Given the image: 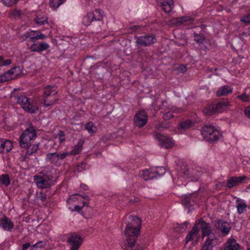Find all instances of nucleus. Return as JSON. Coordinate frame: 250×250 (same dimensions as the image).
<instances>
[{
  "label": "nucleus",
  "mask_w": 250,
  "mask_h": 250,
  "mask_svg": "<svg viewBox=\"0 0 250 250\" xmlns=\"http://www.w3.org/2000/svg\"><path fill=\"white\" fill-rule=\"evenodd\" d=\"M141 220L137 216L129 215L124 219L122 224L125 225L124 234L125 240L124 245L122 246L124 250H143L142 247L136 245V241L140 233Z\"/></svg>",
  "instance_id": "1"
},
{
  "label": "nucleus",
  "mask_w": 250,
  "mask_h": 250,
  "mask_svg": "<svg viewBox=\"0 0 250 250\" xmlns=\"http://www.w3.org/2000/svg\"><path fill=\"white\" fill-rule=\"evenodd\" d=\"M104 12L100 9H95L92 12L88 13L83 19V23L85 26L91 25L93 32L98 33L101 30L103 24Z\"/></svg>",
  "instance_id": "2"
},
{
  "label": "nucleus",
  "mask_w": 250,
  "mask_h": 250,
  "mask_svg": "<svg viewBox=\"0 0 250 250\" xmlns=\"http://www.w3.org/2000/svg\"><path fill=\"white\" fill-rule=\"evenodd\" d=\"M201 135L205 141L209 143L216 142L222 135L215 126L211 125H206L201 129Z\"/></svg>",
  "instance_id": "3"
},
{
  "label": "nucleus",
  "mask_w": 250,
  "mask_h": 250,
  "mask_svg": "<svg viewBox=\"0 0 250 250\" xmlns=\"http://www.w3.org/2000/svg\"><path fill=\"white\" fill-rule=\"evenodd\" d=\"M56 88L55 85H48L44 88L42 97L44 107L54 105L58 101Z\"/></svg>",
  "instance_id": "4"
},
{
  "label": "nucleus",
  "mask_w": 250,
  "mask_h": 250,
  "mask_svg": "<svg viewBox=\"0 0 250 250\" xmlns=\"http://www.w3.org/2000/svg\"><path fill=\"white\" fill-rule=\"evenodd\" d=\"M53 177L49 174L42 175H35L34 182L39 188L43 189L50 188L53 184Z\"/></svg>",
  "instance_id": "5"
},
{
  "label": "nucleus",
  "mask_w": 250,
  "mask_h": 250,
  "mask_svg": "<svg viewBox=\"0 0 250 250\" xmlns=\"http://www.w3.org/2000/svg\"><path fill=\"white\" fill-rule=\"evenodd\" d=\"M135 38L136 39L135 43L137 48L141 46H149L157 42L156 36L153 34L135 36Z\"/></svg>",
  "instance_id": "6"
},
{
  "label": "nucleus",
  "mask_w": 250,
  "mask_h": 250,
  "mask_svg": "<svg viewBox=\"0 0 250 250\" xmlns=\"http://www.w3.org/2000/svg\"><path fill=\"white\" fill-rule=\"evenodd\" d=\"M31 125L27 128L21 135L19 144L21 147L28 149L31 145Z\"/></svg>",
  "instance_id": "7"
},
{
  "label": "nucleus",
  "mask_w": 250,
  "mask_h": 250,
  "mask_svg": "<svg viewBox=\"0 0 250 250\" xmlns=\"http://www.w3.org/2000/svg\"><path fill=\"white\" fill-rule=\"evenodd\" d=\"M195 225H197V228L200 229H201L202 232V239L205 237L208 236L209 237L211 235H214L211 231V227L209 223L205 222L202 218H201L198 222Z\"/></svg>",
  "instance_id": "8"
},
{
  "label": "nucleus",
  "mask_w": 250,
  "mask_h": 250,
  "mask_svg": "<svg viewBox=\"0 0 250 250\" xmlns=\"http://www.w3.org/2000/svg\"><path fill=\"white\" fill-rule=\"evenodd\" d=\"M155 138L158 140L161 147L168 149L172 147L174 144L172 138L167 137L160 133L155 132L154 134Z\"/></svg>",
  "instance_id": "9"
},
{
  "label": "nucleus",
  "mask_w": 250,
  "mask_h": 250,
  "mask_svg": "<svg viewBox=\"0 0 250 250\" xmlns=\"http://www.w3.org/2000/svg\"><path fill=\"white\" fill-rule=\"evenodd\" d=\"M67 242L70 244V250H78L82 244V240L81 236L76 233H71Z\"/></svg>",
  "instance_id": "10"
},
{
  "label": "nucleus",
  "mask_w": 250,
  "mask_h": 250,
  "mask_svg": "<svg viewBox=\"0 0 250 250\" xmlns=\"http://www.w3.org/2000/svg\"><path fill=\"white\" fill-rule=\"evenodd\" d=\"M214 226L219 230L224 235L228 234L231 229L230 224L227 221L217 219L214 222Z\"/></svg>",
  "instance_id": "11"
},
{
  "label": "nucleus",
  "mask_w": 250,
  "mask_h": 250,
  "mask_svg": "<svg viewBox=\"0 0 250 250\" xmlns=\"http://www.w3.org/2000/svg\"><path fill=\"white\" fill-rule=\"evenodd\" d=\"M134 122L135 125L139 127L145 126L147 122L146 113L144 111L136 113L134 116Z\"/></svg>",
  "instance_id": "12"
},
{
  "label": "nucleus",
  "mask_w": 250,
  "mask_h": 250,
  "mask_svg": "<svg viewBox=\"0 0 250 250\" xmlns=\"http://www.w3.org/2000/svg\"><path fill=\"white\" fill-rule=\"evenodd\" d=\"M17 103L21 105L25 111L31 113V104L30 99L24 95L18 97Z\"/></svg>",
  "instance_id": "13"
},
{
  "label": "nucleus",
  "mask_w": 250,
  "mask_h": 250,
  "mask_svg": "<svg viewBox=\"0 0 250 250\" xmlns=\"http://www.w3.org/2000/svg\"><path fill=\"white\" fill-rule=\"evenodd\" d=\"M13 147V142L4 138H0V153H7L12 149Z\"/></svg>",
  "instance_id": "14"
},
{
  "label": "nucleus",
  "mask_w": 250,
  "mask_h": 250,
  "mask_svg": "<svg viewBox=\"0 0 250 250\" xmlns=\"http://www.w3.org/2000/svg\"><path fill=\"white\" fill-rule=\"evenodd\" d=\"M247 178L245 175L240 177L232 176L228 180L226 187L229 188H231L242 183V182Z\"/></svg>",
  "instance_id": "15"
},
{
  "label": "nucleus",
  "mask_w": 250,
  "mask_h": 250,
  "mask_svg": "<svg viewBox=\"0 0 250 250\" xmlns=\"http://www.w3.org/2000/svg\"><path fill=\"white\" fill-rule=\"evenodd\" d=\"M49 44L45 42H38L32 43V51L41 53L49 48Z\"/></svg>",
  "instance_id": "16"
},
{
  "label": "nucleus",
  "mask_w": 250,
  "mask_h": 250,
  "mask_svg": "<svg viewBox=\"0 0 250 250\" xmlns=\"http://www.w3.org/2000/svg\"><path fill=\"white\" fill-rule=\"evenodd\" d=\"M216 240L215 235H211L209 237L207 238L201 250H213V248L215 245Z\"/></svg>",
  "instance_id": "17"
},
{
  "label": "nucleus",
  "mask_w": 250,
  "mask_h": 250,
  "mask_svg": "<svg viewBox=\"0 0 250 250\" xmlns=\"http://www.w3.org/2000/svg\"><path fill=\"white\" fill-rule=\"evenodd\" d=\"M240 245L234 238H229L224 244V250H238Z\"/></svg>",
  "instance_id": "18"
},
{
  "label": "nucleus",
  "mask_w": 250,
  "mask_h": 250,
  "mask_svg": "<svg viewBox=\"0 0 250 250\" xmlns=\"http://www.w3.org/2000/svg\"><path fill=\"white\" fill-rule=\"evenodd\" d=\"M233 92L232 87L226 85L220 87L216 91L217 97L225 96L231 94Z\"/></svg>",
  "instance_id": "19"
},
{
  "label": "nucleus",
  "mask_w": 250,
  "mask_h": 250,
  "mask_svg": "<svg viewBox=\"0 0 250 250\" xmlns=\"http://www.w3.org/2000/svg\"><path fill=\"white\" fill-rule=\"evenodd\" d=\"M6 230H10L14 227V224L5 215L0 220V227Z\"/></svg>",
  "instance_id": "20"
},
{
  "label": "nucleus",
  "mask_w": 250,
  "mask_h": 250,
  "mask_svg": "<svg viewBox=\"0 0 250 250\" xmlns=\"http://www.w3.org/2000/svg\"><path fill=\"white\" fill-rule=\"evenodd\" d=\"M214 104L217 114L224 112L230 105L229 102L227 100L219 102Z\"/></svg>",
  "instance_id": "21"
},
{
  "label": "nucleus",
  "mask_w": 250,
  "mask_h": 250,
  "mask_svg": "<svg viewBox=\"0 0 250 250\" xmlns=\"http://www.w3.org/2000/svg\"><path fill=\"white\" fill-rule=\"evenodd\" d=\"M193 21L192 18L188 16H184L183 17L177 18L173 19L171 21V24L175 26H179L182 24H184L187 21L192 22Z\"/></svg>",
  "instance_id": "22"
},
{
  "label": "nucleus",
  "mask_w": 250,
  "mask_h": 250,
  "mask_svg": "<svg viewBox=\"0 0 250 250\" xmlns=\"http://www.w3.org/2000/svg\"><path fill=\"white\" fill-rule=\"evenodd\" d=\"M182 203L186 208H189L195 203L194 197L192 194L185 195L182 200Z\"/></svg>",
  "instance_id": "23"
},
{
  "label": "nucleus",
  "mask_w": 250,
  "mask_h": 250,
  "mask_svg": "<svg viewBox=\"0 0 250 250\" xmlns=\"http://www.w3.org/2000/svg\"><path fill=\"white\" fill-rule=\"evenodd\" d=\"M173 0H167L160 2V5L165 12L169 13L173 9Z\"/></svg>",
  "instance_id": "24"
},
{
  "label": "nucleus",
  "mask_w": 250,
  "mask_h": 250,
  "mask_svg": "<svg viewBox=\"0 0 250 250\" xmlns=\"http://www.w3.org/2000/svg\"><path fill=\"white\" fill-rule=\"evenodd\" d=\"M199 231L200 229L197 228V225H194L186 236L187 242L193 240L197 236Z\"/></svg>",
  "instance_id": "25"
},
{
  "label": "nucleus",
  "mask_w": 250,
  "mask_h": 250,
  "mask_svg": "<svg viewBox=\"0 0 250 250\" xmlns=\"http://www.w3.org/2000/svg\"><path fill=\"white\" fill-rule=\"evenodd\" d=\"M15 69V68H12L8 71L5 72L4 73L0 75V83H3L8 81L11 80V79H13L11 74H13V71Z\"/></svg>",
  "instance_id": "26"
},
{
  "label": "nucleus",
  "mask_w": 250,
  "mask_h": 250,
  "mask_svg": "<svg viewBox=\"0 0 250 250\" xmlns=\"http://www.w3.org/2000/svg\"><path fill=\"white\" fill-rule=\"evenodd\" d=\"M236 207L237 208V213L239 214H243L245 211H246L247 205L243 201L241 200L240 199H237L236 201Z\"/></svg>",
  "instance_id": "27"
},
{
  "label": "nucleus",
  "mask_w": 250,
  "mask_h": 250,
  "mask_svg": "<svg viewBox=\"0 0 250 250\" xmlns=\"http://www.w3.org/2000/svg\"><path fill=\"white\" fill-rule=\"evenodd\" d=\"M141 176L143 177L145 181L152 180L156 178L155 174H154L152 169L151 170L147 169L143 170Z\"/></svg>",
  "instance_id": "28"
},
{
  "label": "nucleus",
  "mask_w": 250,
  "mask_h": 250,
  "mask_svg": "<svg viewBox=\"0 0 250 250\" xmlns=\"http://www.w3.org/2000/svg\"><path fill=\"white\" fill-rule=\"evenodd\" d=\"M203 111L205 115L208 116H211L213 114H217L214 104H211L206 105L204 108Z\"/></svg>",
  "instance_id": "29"
},
{
  "label": "nucleus",
  "mask_w": 250,
  "mask_h": 250,
  "mask_svg": "<svg viewBox=\"0 0 250 250\" xmlns=\"http://www.w3.org/2000/svg\"><path fill=\"white\" fill-rule=\"evenodd\" d=\"M194 41L198 44L199 46L203 44L206 42V38L205 35L202 34H197L196 32L193 33Z\"/></svg>",
  "instance_id": "30"
},
{
  "label": "nucleus",
  "mask_w": 250,
  "mask_h": 250,
  "mask_svg": "<svg viewBox=\"0 0 250 250\" xmlns=\"http://www.w3.org/2000/svg\"><path fill=\"white\" fill-rule=\"evenodd\" d=\"M194 125V122L191 120H187L180 123L178 125V129L187 130Z\"/></svg>",
  "instance_id": "31"
},
{
  "label": "nucleus",
  "mask_w": 250,
  "mask_h": 250,
  "mask_svg": "<svg viewBox=\"0 0 250 250\" xmlns=\"http://www.w3.org/2000/svg\"><path fill=\"white\" fill-rule=\"evenodd\" d=\"M47 36L41 32L32 30V42H35L38 40H44Z\"/></svg>",
  "instance_id": "32"
},
{
  "label": "nucleus",
  "mask_w": 250,
  "mask_h": 250,
  "mask_svg": "<svg viewBox=\"0 0 250 250\" xmlns=\"http://www.w3.org/2000/svg\"><path fill=\"white\" fill-rule=\"evenodd\" d=\"M49 5L53 10H56L60 5L62 4L66 0H49Z\"/></svg>",
  "instance_id": "33"
},
{
  "label": "nucleus",
  "mask_w": 250,
  "mask_h": 250,
  "mask_svg": "<svg viewBox=\"0 0 250 250\" xmlns=\"http://www.w3.org/2000/svg\"><path fill=\"white\" fill-rule=\"evenodd\" d=\"M57 156L58 153L56 152L48 153L46 155V160L51 164H57L59 161Z\"/></svg>",
  "instance_id": "34"
},
{
  "label": "nucleus",
  "mask_w": 250,
  "mask_h": 250,
  "mask_svg": "<svg viewBox=\"0 0 250 250\" xmlns=\"http://www.w3.org/2000/svg\"><path fill=\"white\" fill-rule=\"evenodd\" d=\"M189 224V223L188 221H186L182 224H178L174 228L176 232H183L188 229Z\"/></svg>",
  "instance_id": "35"
},
{
  "label": "nucleus",
  "mask_w": 250,
  "mask_h": 250,
  "mask_svg": "<svg viewBox=\"0 0 250 250\" xmlns=\"http://www.w3.org/2000/svg\"><path fill=\"white\" fill-rule=\"evenodd\" d=\"M84 127L85 129H86L90 133H95L97 131V128L96 126L92 122H89L86 123Z\"/></svg>",
  "instance_id": "36"
},
{
  "label": "nucleus",
  "mask_w": 250,
  "mask_h": 250,
  "mask_svg": "<svg viewBox=\"0 0 250 250\" xmlns=\"http://www.w3.org/2000/svg\"><path fill=\"white\" fill-rule=\"evenodd\" d=\"M34 21L38 25H42L47 22V18L39 15L36 17Z\"/></svg>",
  "instance_id": "37"
},
{
  "label": "nucleus",
  "mask_w": 250,
  "mask_h": 250,
  "mask_svg": "<svg viewBox=\"0 0 250 250\" xmlns=\"http://www.w3.org/2000/svg\"><path fill=\"white\" fill-rule=\"evenodd\" d=\"M10 183V178L8 174L0 175V184H2L5 186H8Z\"/></svg>",
  "instance_id": "38"
},
{
  "label": "nucleus",
  "mask_w": 250,
  "mask_h": 250,
  "mask_svg": "<svg viewBox=\"0 0 250 250\" xmlns=\"http://www.w3.org/2000/svg\"><path fill=\"white\" fill-rule=\"evenodd\" d=\"M154 174H155L156 178L164 175L166 172V170L164 167H158L156 169L153 170Z\"/></svg>",
  "instance_id": "39"
},
{
  "label": "nucleus",
  "mask_w": 250,
  "mask_h": 250,
  "mask_svg": "<svg viewBox=\"0 0 250 250\" xmlns=\"http://www.w3.org/2000/svg\"><path fill=\"white\" fill-rule=\"evenodd\" d=\"M56 138H58V139L59 140V142L60 143H62L63 142L65 141V140H66L65 133H64V131H63L61 130H59L58 133L56 135Z\"/></svg>",
  "instance_id": "40"
},
{
  "label": "nucleus",
  "mask_w": 250,
  "mask_h": 250,
  "mask_svg": "<svg viewBox=\"0 0 250 250\" xmlns=\"http://www.w3.org/2000/svg\"><path fill=\"white\" fill-rule=\"evenodd\" d=\"M13 68H15L16 69L13 70V74H11L12 76V79H15L17 78H19L21 74V70L20 66H14Z\"/></svg>",
  "instance_id": "41"
},
{
  "label": "nucleus",
  "mask_w": 250,
  "mask_h": 250,
  "mask_svg": "<svg viewBox=\"0 0 250 250\" xmlns=\"http://www.w3.org/2000/svg\"><path fill=\"white\" fill-rule=\"evenodd\" d=\"M237 98L242 102H249L250 101V96L247 95L245 92L242 93L238 95Z\"/></svg>",
  "instance_id": "42"
},
{
  "label": "nucleus",
  "mask_w": 250,
  "mask_h": 250,
  "mask_svg": "<svg viewBox=\"0 0 250 250\" xmlns=\"http://www.w3.org/2000/svg\"><path fill=\"white\" fill-rule=\"evenodd\" d=\"M86 164L85 162L83 161L81 163L78 164L75 167V171L80 172L85 169Z\"/></svg>",
  "instance_id": "43"
},
{
  "label": "nucleus",
  "mask_w": 250,
  "mask_h": 250,
  "mask_svg": "<svg viewBox=\"0 0 250 250\" xmlns=\"http://www.w3.org/2000/svg\"><path fill=\"white\" fill-rule=\"evenodd\" d=\"M46 242L43 241L36 242L35 244L32 245V250H37L39 249L43 248L45 245Z\"/></svg>",
  "instance_id": "44"
},
{
  "label": "nucleus",
  "mask_w": 250,
  "mask_h": 250,
  "mask_svg": "<svg viewBox=\"0 0 250 250\" xmlns=\"http://www.w3.org/2000/svg\"><path fill=\"white\" fill-rule=\"evenodd\" d=\"M180 173L182 174V176L185 178L188 179L189 178L190 171L186 166H184V168L181 169Z\"/></svg>",
  "instance_id": "45"
},
{
  "label": "nucleus",
  "mask_w": 250,
  "mask_h": 250,
  "mask_svg": "<svg viewBox=\"0 0 250 250\" xmlns=\"http://www.w3.org/2000/svg\"><path fill=\"white\" fill-rule=\"evenodd\" d=\"M174 117L173 113L170 111L166 112L163 116V118L165 121L169 120Z\"/></svg>",
  "instance_id": "46"
},
{
  "label": "nucleus",
  "mask_w": 250,
  "mask_h": 250,
  "mask_svg": "<svg viewBox=\"0 0 250 250\" xmlns=\"http://www.w3.org/2000/svg\"><path fill=\"white\" fill-rule=\"evenodd\" d=\"M19 0H2V3L5 6H11L17 3Z\"/></svg>",
  "instance_id": "47"
},
{
  "label": "nucleus",
  "mask_w": 250,
  "mask_h": 250,
  "mask_svg": "<svg viewBox=\"0 0 250 250\" xmlns=\"http://www.w3.org/2000/svg\"><path fill=\"white\" fill-rule=\"evenodd\" d=\"M240 21L248 24L250 23V13L242 17Z\"/></svg>",
  "instance_id": "48"
},
{
  "label": "nucleus",
  "mask_w": 250,
  "mask_h": 250,
  "mask_svg": "<svg viewBox=\"0 0 250 250\" xmlns=\"http://www.w3.org/2000/svg\"><path fill=\"white\" fill-rule=\"evenodd\" d=\"M37 197L38 200H40L41 201L43 202L46 199V195L44 193L41 192L40 193H37Z\"/></svg>",
  "instance_id": "49"
},
{
  "label": "nucleus",
  "mask_w": 250,
  "mask_h": 250,
  "mask_svg": "<svg viewBox=\"0 0 250 250\" xmlns=\"http://www.w3.org/2000/svg\"><path fill=\"white\" fill-rule=\"evenodd\" d=\"M21 39L22 41L28 40L29 42H31V36L30 32H27L25 34L22 35Z\"/></svg>",
  "instance_id": "50"
},
{
  "label": "nucleus",
  "mask_w": 250,
  "mask_h": 250,
  "mask_svg": "<svg viewBox=\"0 0 250 250\" xmlns=\"http://www.w3.org/2000/svg\"><path fill=\"white\" fill-rule=\"evenodd\" d=\"M111 138V134H105L104 136H103L101 138V141L104 142V143H105L107 141H108Z\"/></svg>",
  "instance_id": "51"
},
{
  "label": "nucleus",
  "mask_w": 250,
  "mask_h": 250,
  "mask_svg": "<svg viewBox=\"0 0 250 250\" xmlns=\"http://www.w3.org/2000/svg\"><path fill=\"white\" fill-rule=\"evenodd\" d=\"M158 125L159 128L167 129L169 128L170 124L168 123H161Z\"/></svg>",
  "instance_id": "52"
},
{
  "label": "nucleus",
  "mask_w": 250,
  "mask_h": 250,
  "mask_svg": "<svg viewBox=\"0 0 250 250\" xmlns=\"http://www.w3.org/2000/svg\"><path fill=\"white\" fill-rule=\"evenodd\" d=\"M82 148V145L79 143L75 146L74 150H73V154H76L79 153L80 149Z\"/></svg>",
  "instance_id": "53"
},
{
  "label": "nucleus",
  "mask_w": 250,
  "mask_h": 250,
  "mask_svg": "<svg viewBox=\"0 0 250 250\" xmlns=\"http://www.w3.org/2000/svg\"><path fill=\"white\" fill-rule=\"evenodd\" d=\"M68 152H64L61 154H58V160L60 159L61 160H63L68 155Z\"/></svg>",
  "instance_id": "54"
},
{
  "label": "nucleus",
  "mask_w": 250,
  "mask_h": 250,
  "mask_svg": "<svg viewBox=\"0 0 250 250\" xmlns=\"http://www.w3.org/2000/svg\"><path fill=\"white\" fill-rule=\"evenodd\" d=\"M11 15L15 17H19L21 15V11L15 9L12 12Z\"/></svg>",
  "instance_id": "55"
},
{
  "label": "nucleus",
  "mask_w": 250,
  "mask_h": 250,
  "mask_svg": "<svg viewBox=\"0 0 250 250\" xmlns=\"http://www.w3.org/2000/svg\"><path fill=\"white\" fill-rule=\"evenodd\" d=\"M12 60L10 59H6L2 61V64L0 66H6L11 63Z\"/></svg>",
  "instance_id": "56"
},
{
  "label": "nucleus",
  "mask_w": 250,
  "mask_h": 250,
  "mask_svg": "<svg viewBox=\"0 0 250 250\" xmlns=\"http://www.w3.org/2000/svg\"><path fill=\"white\" fill-rule=\"evenodd\" d=\"M39 143H38L37 144L34 145L32 146V156H35V153L37 152V150L38 149Z\"/></svg>",
  "instance_id": "57"
},
{
  "label": "nucleus",
  "mask_w": 250,
  "mask_h": 250,
  "mask_svg": "<svg viewBox=\"0 0 250 250\" xmlns=\"http://www.w3.org/2000/svg\"><path fill=\"white\" fill-rule=\"evenodd\" d=\"M178 70L179 72L184 73L187 71V68L185 65H181L178 67Z\"/></svg>",
  "instance_id": "58"
},
{
  "label": "nucleus",
  "mask_w": 250,
  "mask_h": 250,
  "mask_svg": "<svg viewBox=\"0 0 250 250\" xmlns=\"http://www.w3.org/2000/svg\"><path fill=\"white\" fill-rule=\"evenodd\" d=\"M84 207H80L78 205H76L74 207V209H72L71 210L72 211H77V212H80V211L82 209V208H83Z\"/></svg>",
  "instance_id": "59"
},
{
  "label": "nucleus",
  "mask_w": 250,
  "mask_h": 250,
  "mask_svg": "<svg viewBox=\"0 0 250 250\" xmlns=\"http://www.w3.org/2000/svg\"><path fill=\"white\" fill-rule=\"evenodd\" d=\"M244 111L246 115L250 119V106H247Z\"/></svg>",
  "instance_id": "60"
},
{
  "label": "nucleus",
  "mask_w": 250,
  "mask_h": 250,
  "mask_svg": "<svg viewBox=\"0 0 250 250\" xmlns=\"http://www.w3.org/2000/svg\"><path fill=\"white\" fill-rule=\"evenodd\" d=\"M30 243H26L22 245V250H27V249L30 246Z\"/></svg>",
  "instance_id": "61"
},
{
  "label": "nucleus",
  "mask_w": 250,
  "mask_h": 250,
  "mask_svg": "<svg viewBox=\"0 0 250 250\" xmlns=\"http://www.w3.org/2000/svg\"><path fill=\"white\" fill-rule=\"evenodd\" d=\"M39 109V107L38 106L33 105L32 104V113H36L37 111Z\"/></svg>",
  "instance_id": "62"
},
{
  "label": "nucleus",
  "mask_w": 250,
  "mask_h": 250,
  "mask_svg": "<svg viewBox=\"0 0 250 250\" xmlns=\"http://www.w3.org/2000/svg\"><path fill=\"white\" fill-rule=\"evenodd\" d=\"M36 130L32 126V140L36 137Z\"/></svg>",
  "instance_id": "63"
},
{
  "label": "nucleus",
  "mask_w": 250,
  "mask_h": 250,
  "mask_svg": "<svg viewBox=\"0 0 250 250\" xmlns=\"http://www.w3.org/2000/svg\"><path fill=\"white\" fill-rule=\"evenodd\" d=\"M139 27H140L139 25H133L131 27H130V28L132 30L135 31L137 30Z\"/></svg>",
  "instance_id": "64"
}]
</instances>
